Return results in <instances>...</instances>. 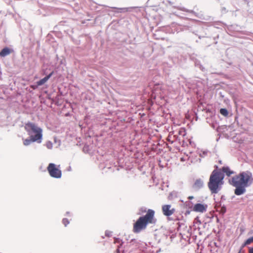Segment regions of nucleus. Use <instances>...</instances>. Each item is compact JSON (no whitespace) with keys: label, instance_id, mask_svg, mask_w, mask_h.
<instances>
[{"label":"nucleus","instance_id":"nucleus-1","mask_svg":"<svg viewBox=\"0 0 253 253\" xmlns=\"http://www.w3.org/2000/svg\"><path fill=\"white\" fill-rule=\"evenodd\" d=\"M229 183L236 187L234 190L235 195L239 196L246 192V188L253 183V175L249 171H243L237 174L229 180Z\"/></svg>","mask_w":253,"mask_h":253},{"label":"nucleus","instance_id":"nucleus-2","mask_svg":"<svg viewBox=\"0 0 253 253\" xmlns=\"http://www.w3.org/2000/svg\"><path fill=\"white\" fill-rule=\"evenodd\" d=\"M140 214H146L140 216L133 225V232L135 233L140 232L142 230L146 228L147 225L155 224L157 219L155 217V212L152 209L147 211L145 208H141L139 210Z\"/></svg>","mask_w":253,"mask_h":253},{"label":"nucleus","instance_id":"nucleus-3","mask_svg":"<svg viewBox=\"0 0 253 253\" xmlns=\"http://www.w3.org/2000/svg\"><path fill=\"white\" fill-rule=\"evenodd\" d=\"M224 174L220 170H213L210 177L208 187L212 194L217 193L224 184Z\"/></svg>","mask_w":253,"mask_h":253},{"label":"nucleus","instance_id":"nucleus-4","mask_svg":"<svg viewBox=\"0 0 253 253\" xmlns=\"http://www.w3.org/2000/svg\"><path fill=\"white\" fill-rule=\"evenodd\" d=\"M25 130L27 132L30 137H32L33 141L41 143L42 139V130L36 124L31 122L25 124Z\"/></svg>","mask_w":253,"mask_h":253},{"label":"nucleus","instance_id":"nucleus-5","mask_svg":"<svg viewBox=\"0 0 253 253\" xmlns=\"http://www.w3.org/2000/svg\"><path fill=\"white\" fill-rule=\"evenodd\" d=\"M47 170L50 176L52 177L59 178L61 177V170L57 168L54 164H49L47 168Z\"/></svg>","mask_w":253,"mask_h":253},{"label":"nucleus","instance_id":"nucleus-6","mask_svg":"<svg viewBox=\"0 0 253 253\" xmlns=\"http://www.w3.org/2000/svg\"><path fill=\"white\" fill-rule=\"evenodd\" d=\"M162 212L164 215L169 216L171 215L175 212V209L171 208L170 205H165L162 207Z\"/></svg>","mask_w":253,"mask_h":253},{"label":"nucleus","instance_id":"nucleus-7","mask_svg":"<svg viewBox=\"0 0 253 253\" xmlns=\"http://www.w3.org/2000/svg\"><path fill=\"white\" fill-rule=\"evenodd\" d=\"M207 205L205 204H196L193 207V210L196 212L203 213L207 211Z\"/></svg>","mask_w":253,"mask_h":253},{"label":"nucleus","instance_id":"nucleus-8","mask_svg":"<svg viewBox=\"0 0 253 253\" xmlns=\"http://www.w3.org/2000/svg\"><path fill=\"white\" fill-rule=\"evenodd\" d=\"M203 186V181L201 179H198L195 180L192 187L195 190L201 188Z\"/></svg>","mask_w":253,"mask_h":253},{"label":"nucleus","instance_id":"nucleus-9","mask_svg":"<svg viewBox=\"0 0 253 253\" xmlns=\"http://www.w3.org/2000/svg\"><path fill=\"white\" fill-rule=\"evenodd\" d=\"M53 74V72L50 73L48 75L46 76L43 79L40 80L39 81L37 82V86H41L44 84L52 76Z\"/></svg>","mask_w":253,"mask_h":253},{"label":"nucleus","instance_id":"nucleus-10","mask_svg":"<svg viewBox=\"0 0 253 253\" xmlns=\"http://www.w3.org/2000/svg\"><path fill=\"white\" fill-rule=\"evenodd\" d=\"M218 170H220V171L223 173H225L228 176H230L231 174L234 173V171L231 170L228 167H223Z\"/></svg>","mask_w":253,"mask_h":253},{"label":"nucleus","instance_id":"nucleus-11","mask_svg":"<svg viewBox=\"0 0 253 253\" xmlns=\"http://www.w3.org/2000/svg\"><path fill=\"white\" fill-rule=\"evenodd\" d=\"M11 53V50L8 47H5L0 52V56L5 57Z\"/></svg>","mask_w":253,"mask_h":253},{"label":"nucleus","instance_id":"nucleus-12","mask_svg":"<svg viewBox=\"0 0 253 253\" xmlns=\"http://www.w3.org/2000/svg\"><path fill=\"white\" fill-rule=\"evenodd\" d=\"M33 142H37V141H33L32 139V137H30L29 139H25L23 141V144L25 146H28L30 145Z\"/></svg>","mask_w":253,"mask_h":253},{"label":"nucleus","instance_id":"nucleus-13","mask_svg":"<svg viewBox=\"0 0 253 253\" xmlns=\"http://www.w3.org/2000/svg\"><path fill=\"white\" fill-rule=\"evenodd\" d=\"M252 242H253V236L248 239L242 245V248H244L247 245H250V244H251Z\"/></svg>","mask_w":253,"mask_h":253},{"label":"nucleus","instance_id":"nucleus-14","mask_svg":"<svg viewBox=\"0 0 253 253\" xmlns=\"http://www.w3.org/2000/svg\"><path fill=\"white\" fill-rule=\"evenodd\" d=\"M220 113L225 117L227 116L228 115V111L227 109L224 108L220 109Z\"/></svg>","mask_w":253,"mask_h":253},{"label":"nucleus","instance_id":"nucleus-15","mask_svg":"<svg viewBox=\"0 0 253 253\" xmlns=\"http://www.w3.org/2000/svg\"><path fill=\"white\" fill-rule=\"evenodd\" d=\"M114 242L115 244L118 243V244H120L121 245H122V244L123 243V242L122 241V240L121 239H120L119 238H115Z\"/></svg>","mask_w":253,"mask_h":253},{"label":"nucleus","instance_id":"nucleus-16","mask_svg":"<svg viewBox=\"0 0 253 253\" xmlns=\"http://www.w3.org/2000/svg\"><path fill=\"white\" fill-rule=\"evenodd\" d=\"M62 222L64 225L66 226L69 223V221L67 218H63L62 220Z\"/></svg>","mask_w":253,"mask_h":253},{"label":"nucleus","instance_id":"nucleus-17","mask_svg":"<svg viewBox=\"0 0 253 253\" xmlns=\"http://www.w3.org/2000/svg\"><path fill=\"white\" fill-rule=\"evenodd\" d=\"M249 253H253V248H251L249 249Z\"/></svg>","mask_w":253,"mask_h":253},{"label":"nucleus","instance_id":"nucleus-18","mask_svg":"<svg viewBox=\"0 0 253 253\" xmlns=\"http://www.w3.org/2000/svg\"><path fill=\"white\" fill-rule=\"evenodd\" d=\"M221 211H222V212H225V211H226V209H225V207H222V208H221Z\"/></svg>","mask_w":253,"mask_h":253},{"label":"nucleus","instance_id":"nucleus-19","mask_svg":"<svg viewBox=\"0 0 253 253\" xmlns=\"http://www.w3.org/2000/svg\"><path fill=\"white\" fill-rule=\"evenodd\" d=\"M37 86H38L37 85V86H35V85H31V87L32 88L34 89H35L37 87Z\"/></svg>","mask_w":253,"mask_h":253},{"label":"nucleus","instance_id":"nucleus-20","mask_svg":"<svg viewBox=\"0 0 253 253\" xmlns=\"http://www.w3.org/2000/svg\"><path fill=\"white\" fill-rule=\"evenodd\" d=\"M182 131H185L184 130V129L183 128H181L180 130H179V134H180L181 133H182Z\"/></svg>","mask_w":253,"mask_h":253},{"label":"nucleus","instance_id":"nucleus-21","mask_svg":"<svg viewBox=\"0 0 253 253\" xmlns=\"http://www.w3.org/2000/svg\"><path fill=\"white\" fill-rule=\"evenodd\" d=\"M193 198V196H189V197H188V199H192Z\"/></svg>","mask_w":253,"mask_h":253},{"label":"nucleus","instance_id":"nucleus-22","mask_svg":"<svg viewBox=\"0 0 253 253\" xmlns=\"http://www.w3.org/2000/svg\"><path fill=\"white\" fill-rule=\"evenodd\" d=\"M238 253H241V250Z\"/></svg>","mask_w":253,"mask_h":253}]
</instances>
